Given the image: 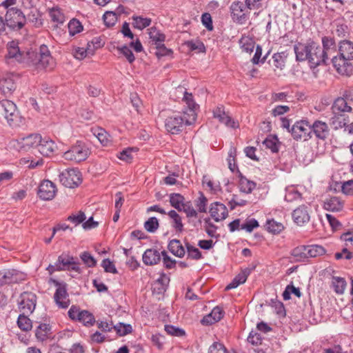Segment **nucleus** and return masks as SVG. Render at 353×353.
Wrapping results in <instances>:
<instances>
[{
	"instance_id": "nucleus-26",
	"label": "nucleus",
	"mask_w": 353,
	"mask_h": 353,
	"mask_svg": "<svg viewBox=\"0 0 353 353\" xmlns=\"http://www.w3.org/2000/svg\"><path fill=\"white\" fill-rule=\"evenodd\" d=\"M332 110L333 114H344L345 112H350L352 108L347 105L346 100L344 98L339 97L336 99L332 106Z\"/></svg>"
},
{
	"instance_id": "nucleus-11",
	"label": "nucleus",
	"mask_w": 353,
	"mask_h": 353,
	"mask_svg": "<svg viewBox=\"0 0 353 353\" xmlns=\"http://www.w3.org/2000/svg\"><path fill=\"white\" fill-rule=\"evenodd\" d=\"M58 270L60 271H74L78 273L81 272L79 263L76 259L66 253H63L58 256L57 260Z\"/></svg>"
},
{
	"instance_id": "nucleus-38",
	"label": "nucleus",
	"mask_w": 353,
	"mask_h": 353,
	"mask_svg": "<svg viewBox=\"0 0 353 353\" xmlns=\"http://www.w3.org/2000/svg\"><path fill=\"white\" fill-rule=\"evenodd\" d=\"M132 19L133 27L139 30H143L145 28L148 27L152 21L150 18H144L139 16H133Z\"/></svg>"
},
{
	"instance_id": "nucleus-1",
	"label": "nucleus",
	"mask_w": 353,
	"mask_h": 353,
	"mask_svg": "<svg viewBox=\"0 0 353 353\" xmlns=\"http://www.w3.org/2000/svg\"><path fill=\"white\" fill-rule=\"evenodd\" d=\"M323 46H320L313 41L306 43H298L294 46L296 59L299 61H307L311 68L327 64V61L336 54V45L332 38H322Z\"/></svg>"
},
{
	"instance_id": "nucleus-52",
	"label": "nucleus",
	"mask_w": 353,
	"mask_h": 353,
	"mask_svg": "<svg viewBox=\"0 0 353 353\" xmlns=\"http://www.w3.org/2000/svg\"><path fill=\"white\" fill-rule=\"evenodd\" d=\"M185 245L187 248L188 257H190L191 259L195 260H199L201 259L202 254L198 248L191 245L189 243H187Z\"/></svg>"
},
{
	"instance_id": "nucleus-4",
	"label": "nucleus",
	"mask_w": 353,
	"mask_h": 353,
	"mask_svg": "<svg viewBox=\"0 0 353 353\" xmlns=\"http://www.w3.org/2000/svg\"><path fill=\"white\" fill-rule=\"evenodd\" d=\"M0 114L3 116L10 126H18L22 123V117L19 114L17 105L12 101H0Z\"/></svg>"
},
{
	"instance_id": "nucleus-18",
	"label": "nucleus",
	"mask_w": 353,
	"mask_h": 353,
	"mask_svg": "<svg viewBox=\"0 0 353 353\" xmlns=\"http://www.w3.org/2000/svg\"><path fill=\"white\" fill-rule=\"evenodd\" d=\"M231 17L234 21L243 24L246 21V6L241 1H234L230 6Z\"/></svg>"
},
{
	"instance_id": "nucleus-40",
	"label": "nucleus",
	"mask_w": 353,
	"mask_h": 353,
	"mask_svg": "<svg viewBox=\"0 0 353 353\" xmlns=\"http://www.w3.org/2000/svg\"><path fill=\"white\" fill-rule=\"evenodd\" d=\"M26 313L20 314L17 319V325L23 331H29L31 330L32 325L31 320L26 315Z\"/></svg>"
},
{
	"instance_id": "nucleus-16",
	"label": "nucleus",
	"mask_w": 353,
	"mask_h": 353,
	"mask_svg": "<svg viewBox=\"0 0 353 353\" xmlns=\"http://www.w3.org/2000/svg\"><path fill=\"white\" fill-rule=\"evenodd\" d=\"M56 192L55 185L49 180H45L39 185L37 194L42 200L48 201L54 197Z\"/></svg>"
},
{
	"instance_id": "nucleus-19",
	"label": "nucleus",
	"mask_w": 353,
	"mask_h": 353,
	"mask_svg": "<svg viewBox=\"0 0 353 353\" xmlns=\"http://www.w3.org/2000/svg\"><path fill=\"white\" fill-rule=\"evenodd\" d=\"M210 213L216 222L223 221L228 216L227 207L220 202H214L211 204Z\"/></svg>"
},
{
	"instance_id": "nucleus-6",
	"label": "nucleus",
	"mask_w": 353,
	"mask_h": 353,
	"mask_svg": "<svg viewBox=\"0 0 353 353\" xmlns=\"http://www.w3.org/2000/svg\"><path fill=\"white\" fill-rule=\"evenodd\" d=\"M26 21V17L23 12L15 7L8 8L5 15L6 26L13 30H21Z\"/></svg>"
},
{
	"instance_id": "nucleus-29",
	"label": "nucleus",
	"mask_w": 353,
	"mask_h": 353,
	"mask_svg": "<svg viewBox=\"0 0 353 353\" xmlns=\"http://www.w3.org/2000/svg\"><path fill=\"white\" fill-rule=\"evenodd\" d=\"M169 250L176 256L179 258L183 257L185 251L179 240L172 239L168 244Z\"/></svg>"
},
{
	"instance_id": "nucleus-49",
	"label": "nucleus",
	"mask_w": 353,
	"mask_h": 353,
	"mask_svg": "<svg viewBox=\"0 0 353 353\" xmlns=\"http://www.w3.org/2000/svg\"><path fill=\"white\" fill-rule=\"evenodd\" d=\"M159 227V220L153 216L149 218L145 223H144V228L150 233L155 232L157 229Z\"/></svg>"
},
{
	"instance_id": "nucleus-21",
	"label": "nucleus",
	"mask_w": 353,
	"mask_h": 353,
	"mask_svg": "<svg viewBox=\"0 0 353 353\" xmlns=\"http://www.w3.org/2000/svg\"><path fill=\"white\" fill-rule=\"evenodd\" d=\"M292 219L298 225H302L309 222L310 216L309 214L308 207L302 205L296 208L292 212Z\"/></svg>"
},
{
	"instance_id": "nucleus-43",
	"label": "nucleus",
	"mask_w": 353,
	"mask_h": 353,
	"mask_svg": "<svg viewBox=\"0 0 353 353\" xmlns=\"http://www.w3.org/2000/svg\"><path fill=\"white\" fill-rule=\"evenodd\" d=\"M50 331V327L49 326V325L46 323L40 324L36 330V337L39 341H43L44 340L46 339Z\"/></svg>"
},
{
	"instance_id": "nucleus-17",
	"label": "nucleus",
	"mask_w": 353,
	"mask_h": 353,
	"mask_svg": "<svg viewBox=\"0 0 353 353\" xmlns=\"http://www.w3.org/2000/svg\"><path fill=\"white\" fill-rule=\"evenodd\" d=\"M0 276L4 285L17 283L26 279V274L17 270H7L0 271Z\"/></svg>"
},
{
	"instance_id": "nucleus-15",
	"label": "nucleus",
	"mask_w": 353,
	"mask_h": 353,
	"mask_svg": "<svg viewBox=\"0 0 353 353\" xmlns=\"http://www.w3.org/2000/svg\"><path fill=\"white\" fill-rule=\"evenodd\" d=\"M41 141V135L39 134H30L27 137L17 140L18 148L20 151L27 152L31 148H37Z\"/></svg>"
},
{
	"instance_id": "nucleus-53",
	"label": "nucleus",
	"mask_w": 353,
	"mask_h": 353,
	"mask_svg": "<svg viewBox=\"0 0 353 353\" xmlns=\"http://www.w3.org/2000/svg\"><path fill=\"white\" fill-rule=\"evenodd\" d=\"M93 50L91 49V45L88 43V47L85 50L83 48H78L74 52V56L77 59H83L88 54H92Z\"/></svg>"
},
{
	"instance_id": "nucleus-12",
	"label": "nucleus",
	"mask_w": 353,
	"mask_h": 353,
	"mask_svg": "<svg viewBox=\"0 0 353 353\" xmlns=\"http://www.w3.org/2000/svg\"><path fill=\"white\" fill-rule=\"evenodd\" d=\"M55 286L57 287L54 294V299L57 305L61 308H67L70 305L69 295L67 292V285L65 283H59L52 280Z\"/></svg>"
},
{
	"instance_id": "nucleus-35",
	"label": "nucleus",
	"mask_w": 353,
	"mask_h": 353,
	"mask_svg": "<svg viewBox=\"0 0 353 353\" xmlns=\"http://www.w3.org/2000/svg\"><path fill=\"white\" fill-rule=\"evenodd\" d=\"M332 285L336 294H343L345 292L347 283L343 278L333 276L332 279Z\"/></svg>"
},
{
	"instance_id": "nucleus-8",
	"label": "nucleus",
	"mask_w": 353,
	"mask_h": 353,
	"mask_svg": "<svg viewBox=\"0 0 353 353\" xmlns=\"http://www.w3.org/2000/svg\"><path fill=\"white\" fill-rule=\"evenodd\" d=\"M194 121L188 119L185 116L173 115L168 117L165 121V127L172 134H179L183 130L184 125H190Z\"/></svg>"
},
{
	"instance_id": "nucleus-42",
	"label": "nucleus",
	"mask_w": 353,
	"mask_h": 353,
	"mask_svg": "<svg viewBox=\"0 0 353 353\" xmlns=\"http://www.w3.org/2000/svg\"><path fill=\"white\" fill-rule=\"evenodd\" d=\"M169 282V277L166 274H162L154 284L155 285L154 290H156L157 288L159 293L165 292Z\"/></svg>"
},
{
	"instance_id": "nucleus-61",
	"label": "nucleus",
	"mask_w": 353,
	"mask_h": 353,
	"mask_svg": "<svg viewBox=\"0 0 353 353\" xmlns=\"http://www.w3.org/2000/svg\"><path fill=\"white\" fill-rule=\"evenodd\" d=\"M161 254L163 257V265L167 269H171L175 266L176 261L171 259L165 251L161 252Z\"/></svg>"
},
{
	"instance_id": "nucleus-37",
	"label": "nucleus",
	"mask_w": 353,
	"mask_h": 353,
	"mask_svg": "<svg viewBox=\"0 0 353 353\" xmlns=\"http://www.w3.org/2000/svg\"><path fill=\"white\" fill-rule=\"evenodd\" d=\"M347 122V117L345 114H334L330 119V124L335 130L346 126Z\"/></svg>"
},
{
	"instance_id": "nucleus-14",
	"label": "nucleus",
	"mask_w": 353,
	"mask_h": 353,
	"mask_svg": "<svg viewBox=\"0 0 353 353\" xmlns=\"http://www.w3.org/2000/svg\"><path fill=\"white\" fill-rule=\"evenodd\" d=\"M37 296L32 292H24L19 299V307L23 313H32L36 306Z\"/></svg>"
},
{
	"instance_id": "nucleus-10",
	"label": "nucleus",
	"mask_w": 353,
	"mask_h": 353,
	"mask_svg": "<svg viewBox=\"0 0 353 353\" xmlns=\"http://www.w3.org/2000/svg\"><path fill=\"white\" fill-rule=\"evenodd\" d=\"M89 154V150L81 143H77L71 147L70 150L65 152L63 158L68 161H73L75 162H81L85 160Z\"/></svg>"
},
{
	"instance_id": "nucleus-28",
	"label": "nucleus",
	"mask_w": 353,
	"mask_h": 353,
	"mask_svg": "<svg viewBox=\"0 0 353 353\" xmlns=\"http://www.w3.org/2000/svg\"><path fill=\"white\" fill-rule=\"evenodd\" d=\"M324 208L329 211L339 212L343 209V202L339 197H330L324 202Z\"/></svg>"
},
{
	"instance_id": "nucleus-13",
	"label": "nucleus",
	"mask_w": 353,
	"mask_h": 353,
	"mask_svg": "<svg viewBox=\"0 0 353 353\" xmlns=\"http://www.w3.org/2000/svg\"><path fill=\"white\" fill-rule=\"evenodd\" d=\"M314 135L316 139L325 141L330 135V128L323 121L316 119L311 124V138Z\"/></svg>"
},
{
	"instance_id": "nucleus-20",
	"label": "nucleus",
	"mask_w": 353,
	"mask_h": 353,
	"mask_svg": "<svg viewBox=\"0 0 353 353\" xmlns=\"http://www.w3.org/2000/svg\"><path fill=\"white\" fill-rule=\"evenodd\" d=\"M37 149L43 156L50 157L57 150V145L52 139L41 137V141L38 144Z\"/></svg>"
},
{
	"instance_id": "nucleus-25",
	"label": "nucleus",
	"mask_w": 353,
	"mask_h": 353,
	"mask_svg": "<svg viewBox=\"0 0 353 353\" xmlns=\"http://www.w3.org/2000/svg\"><path fill=\"white\" fill-rule=\"evenodd\" d=\"M285 227L283 223L275 220L273 218H266V231L272 235H279Z\"/></svg>"
},
{
	"instance_id": "nucleus-45",
	"label": "nucleus",
	"mask_w": 353,
	"mask_h": 353,
	"mask_svg": "<svg viewBox=\"0 0 353 353\" xmlns=\"http://www.w3.org/2000/svg\"><path fill=\"white\" fill-rule=\"evenodd\" d=\"M26 19L37 27L42 24L40 12L37 8H32L30 11Z\"/></svg>"
},
{
	"instance_id": "nucleus-5",
	"label": "nucleus",
	"mask_w": 353,
	"mask_h": 353,
	"mask_svg": "<svg viewBox=\"0 0 353 353\" xmlns=\"http://www.w3.org/2000/svg\"><path fill=\"white\" fill-rule=\"evenodd\" d=\"M264 334L265 322L261 321L248 336L247 341L252 346V348L255 353H265Z\"/></svg>"
},
{
	"instance_id": "nucleus-24",
	"label": "nucleus",
	"mask_w": 353,
	"mask_h": 353,
	"mask_svg": "<svg viewBox=\"0 0 353 353\" xmlns=\"http://www.w3.org/2000/svg\"><path fill=\"white\" fill-rule=\"evenodd\" d=\"M143 262L147 265H154L161 261V254L155 249H148L143 254Z\"/></svg>"
},
{
	"instance_id": "nucleus-48",
	"label": "nucleus",
	"mask_w": 353,
	"mask_h": 353,
	"mask_svg": "<svg viewBox=\"0 0 353 353\" xmlns=\"http://www.w3.org/2000/svg\"><path fill=\"white\" fill-rule=\"evenodd\" d=\"M68 28L71 36H74L83 30V26L79 21L76 19H72L70 21Z\"/></svg>"
},
{
	"instance_id": "nucleus-57",
	"label": "nucleus",
	"mask_w": 353,
	"mask_h": 353,
	"mask_svg": "<svg viewBox=\"0 0 353 353\" xmlns=\"http://www.w3.org/2000/svg\"><path fill=\"white\" fill-rule=\"evenodd\" d=\"M165 331L170 335L182 336L185 335V331L172 325H165Z\"/></svg>"
},
{
	"instance_id": "nucleus-22",
	"label": "nucleus",
	"mask_w": 353,
	"mask_h": 353,
	"mask_svg": "<svg viewBox=\"0 0 353 353\" xmlns=\"http://www.w3.org/2000/svg\"><path fill=\"white\" fill-rule=\"evenodd\" d=\"M285 59L286 55L285 52H281L274 54L272 59L268 61L270 67L274 70L276 75H281V71H282L285 67Z\"/></svg>"
},
{
	"instance_id": "nucleus-50",
	"label": "nucleus",
	"mask_w": 353,
	"mask_h": 353,
	"mask_svg": "<svg viewBox=\"0 0 353 353\" xmlns=\"http://www.w3.org/2000/svg\"><path fill=\"white\" fill-rule=\"evenodd\" d=\"M103 19L104 23L107 27L113 26L117 21L116 13L111 11L105 12L103 16Z\"/></svg>"
},
{
	"instance_id": "nucleus-64",
	"label": "nucleus",
	"mask_w": 353,
	"mask_h": 353,
	"mask_svg": "<svg viewBox=\"0 0 353 353\" xmlns=\"http://www.w3.org/2000/svg\"><path fill=\"white\" fill-rule=\"evenodd\" d=\"M208 353H228L224 345L220 343L214 342L209 348Z\"/></svg>"
},
{
	"instance_id": "nucleus-39",
	"label": "nucleus",
	"mask_w": 353,
	"mask_h": 353,
	"mask_svg": "<svg viewBox=\"0 0 353 353\" xmlns=\"http://www.w3.org/2000/svg\"><path fill=\"white\" fill-rule=\"evenodd\" d=\"M239 45L243 51L251 52L254 48V41L248 36H243L239 40Z\"/></svg>"
},
{
	"instance_id": "nucleus-59",
	"label": "nucleus",
	"mask_w": 353,
	"mask_h": 353,
	"mask_svg": "<svg viewBox=\"0 0 353 353\" xmlns=\"http://www.w3.org/2000/svg\"><path fill=\"white\" fill-rule=\"evenodd\" d=\"M187 46L191 50H198L199 52H203L205 51V48L203 42L200 41H188Z\"/></svg>"
},
{
	"instance_id": "nucleus-41",
	"label": "nucleus",
	"mask_w": 353,
	"mask_h": 353,
	"mask_svg": "<svg viewBox=\"0 0 353 353\" xmlns=\"http://www.w3.org/2000/svg\"><path fill=\"white\" fill-rule=\"evenodd\" d=\"M301 194L294 186L288 187L285 189V200L288 202H292L294 201L301 199Z\"/></svg>"
},
{
	"instance_id": "nucleus-63",
	"label": "nucleus",
	"mask_w": 353,
	"mask_h": 353,
	"mask_svg": "<svg viewBox=\"0 0 353 353\" xmlns=\"http://www.w3.org/2000/svg\"><path fill=\"white\" fill-rule=\"evenodd\" d=\"M182 211L186 214L188 217H196L197 212L192 207L190 202H185V203L182 207Z\"/></svg>"
},
{
	"instance_id": "nucleus-56",
	"label": "nucleus",
	"mask_w": 353,
	"mask_h": 353,
	"mask_svg": "<svg viewBox=\"0 0 353 353\" xmlns=\"http://www.w3.org/2000/svg\"><path fill=\"white\" fill-rule=\"evenodd\" d=\"M80 258L83 261V262L89 268L94 267L97 264L96 260L88 252H83L80 255Z\"/></svg>"
},
{
	"instance_id": "nucleus-34",
	"label": "nucleus",
	"mask_w": 353,
	"mask_h": 353,
	"mask_svg": "<svg viewBox=\"0 0 353 353\" xmlns=\"http://www.w3.org/2000/svg\"><path fill=\"white\" fill-rule=\"evenodd\" d=\"M170 205L178 211H182V207L185 203V198L183 195L178 193H172L170 194Z\"/></svg>"
},
{
	"instance_id": "nucleus-47",
	"label": "nucleus",
	"mask_w": 353,
	"mask_h": 353,
	"mask_svg": "<svg viewBox=\"0 0 353 353\" xmlns=\"http://www.w3.org/2000/svg\"><path fill=\"white\" fill-rule=\"evenodd\" d=\"M183 100L186 102L190 109V115L192 116V121H195L196 114L194 112V109L196 108V104L193 100L192 94L185 92L184 94Z\"/></svg>"
},
{
	"instance_id": "nucleus-3",
	"label": "nucleus",
	"mask_w": 353,
	"mask_h": 353,
	"mask_svg": "<svg viewBox=\"0 0 353 353\" xmlns=\"http://www.w3.org/2000/svg\"><path fill=\"white\" fill-rule=\"evenodd\" d=\"M339 56H331L332 63L337 72L341 74H348L351 67L350 61L353 60V42L344 40L340 42Z\"/></svg>"
},
{
	"instance_id": "nucleus-58",
	"label": "nucleus",
	"mask_w": 353,
	"mask_h": 353,
	"mask_svg": "<svg viewBox=\"0 0 353 353\" xmlns=\"http://www.w3.org/2000/svg\"><path fill=\"white\" fill-rule=\"evenodd\" d=\"M86 217L84 212L79 211L77 214H72L68 217V221L77 225L85 220Z\"/></svg>"
},
{
	"instance_id": "nucleus-2",
	"label": "nucleus",
	"mask_w": 353,
	"mask_h": 353,
	"mask_svg": "<svg viewBox=\"0 0 353 353\" xmlns=\"http://www.w3.org/2000/svg\"><path fill=\"white\" fill-rule=\"evenodd\" d=\"M5 59L8 63L16 61L35 65L37 68L49 70H52L55 65L46 46H41L39 52H37L34 50H23L16 41H12L7 44V54Z\"/></svg>"
},
{
	"instance_id": "nucleus-33",
	"label": "nucleus",
	"mask_w": 353,
	"mask_h": 353,
	"mask_svg": "<svg viewBox=\"0 0 353 353\" xmlns=\"http://www.w3.org/2000/svg\"><path fill=\"white\" fill-rule=\"evenodd\" d=\"M148 30L150 39L155 46L160 45L165 41V35L157 30L156 27H152Z\"/></svg>"
},
{
	"instance_id": "nucleus-32",
	"label": "nucleus",
	"mask_w": 353,
	"mask_h": 353,
	"mask_svg": "<svg viewBox=\"0 0 353 353\" xmlns=\"http://www.w3.org/2000/svg\"><path fill=\"white\" fill-rule=\"evenodd\" d=\"M282 143L279 141L277 135L270 134L266 137V148L270 149L272 152L277 153Z\"/></svg>"
},
{
	"instance_id": "nucleus-44",
	"label": "nucleus",
	"mask_w": 353,
	"mask_h": 353,
	"mask_svg": "<svg viewBox=\"0 0 353 353\" xmlns=\"http://www.w3.org/2000/svg\"><path fill=\"white\" fill-rule=\"evenodd\" d=\"M114 330L119 336H125L132 332V327L130 324H125L123 323H119L114 325Z\"/></svg>"
},
{
	"instance_id": "nucleus-36",
	"label": "nucleus",
	"mask_w": 353,
	"mask_h": 353,
	"mask_svg": "<svg viewBox=\"0 0 353 353\" xmlns=\"http://www.w3.org/2000/svg\"><path fill=\"white\" fill-rule=\"evenodd\" d=\"M306 248L307 249V256L308 259L310 258H315L318 256H323L325 254V249L319 245H306Z\"/></svg>"
},
{
	"instance_id": "nucleus-54",
	"label": "nucleus",
	"mask_w": 353,
	"mask_h": 353,
	"mask_svg": "<svg viewBox=\"0 0 353 353\" xmlns=\"http://www.w3.org/2000/svg\"><path fill=\"white\" fill-rule=\"evenodd\" d=\"M156 52L155 55L160 58L161 57L170 56L173 52L171 49L167 48L163 43H161L160 45L155 46Z\"/></svg>"
},
{
	"instance_id": "nucleus-51",
	"label": "nucleus",
	"mask_w": 353,
	"mask_h": 353,
	"mask_svg": "<svg viewBox=\"0 0 353 353\" xmlns=\"http://www.w3.org/2000/svg\"><path fill=\"white\" fill-rule=\"evenodd\" d=\"M259 227L258 221L254 219H247L244 223H241V230H244L248 232H251L254 229Z\"/></svg>"
},
{
	"instance_id": "nucleus-30",
	"label": "nucleus",
	"mask_w": 353,
	"mask_h": 353,
	"mask_svg": "<svg viewBox=\"0 0 353 353\" xmlns=\"http://www.w3.org/2000/svg\"><path fill=\"white\" fill-rule=\"evenodd\" d=\"M307 249L306 245H300L292 250L291 254L296 261L302 262L308 261Z\"/></svg>"
},
{
	"instance_id": "nucleus-27",
	"label": "nucleus",
	"mask_w": 353,
	"mask_h": 353,
	"mask_svg": "<svg viewBox=\"0 0 353 353\" xmlns=\"http://www.w3.org/2000/svg\"><path fill=\"white\" fill-rule=\"evenodd\" d=\"M223 316V310L219 307H215L210 314L205 316L201 322L203 324L212 325L220 321Z\"/></svg>"
},
{
	"instance_id": "nucleus-7",
	"label": "nucleus",
	"mask_w": 353,
	"mask_h": 353,
	"mask_svg": "<svg viewBox=\"0 0 353 353\" xmlns=\"http://www.w3.org/2000/svg\"><path fill=\"white\" fill-rule=\"evenodd\" d=\"M292 138L296 141H306L311 139V124L307 119L296 121L290 129Z\"/></svg>"
},
{
	"instance_id": "nucleus-55",
	"label": "nucleus",
	"mask_w": 353,
	"mask_h": 353,
	"mask_svg": "<svg viewBox=\"0 0 353 353\" xmlns=\"http://www.w3.org/2000/svg\"><path fill=\"white\" fill-rule=\"evenodd\" d=\"M235 157H236V148H231L228 153V167L232 172H234L236 169V170H239L237 165L235 163Z\"/></svg>"
},
{
	"instance_id": "nucleus-23",
	"label": "nucleus",
	"mask_w": 353,
	"mask_h": 353,
	"mask_svg": "<svg viewBox=\"0 0 353 353\" xmlns=\"http://www.w3.org/2000/svg\"><path fill=\"white\" fill-rule=\"evenodd\" d=\"M16 89V84L12 77L7 74L0 81V90L5 96H10Z\"/></svg>"
},
{
	"instance_id": "nucleus-62",
	"label": "nucleus",
	"mask_w": 353,
	"mask_h": 353,
	"mask_svg": "<svg viewBox=\"0 0 353 353\" xmlns=\"http://www.w3.org/2000/svg\"><path fill=\"white\" fill-rule=\"evenodd\" d=\"M102 267L106 272L117 274V270L114 263L108 259L103 260L101 263Z\"/></svg>"
},
{
	"instance_id": "nucleus-9",
	"label": "nucleus",
	"mask_w": 353,
	"mask_h": 353,
	"mask_svg": "<svg viewBox=\"0 0 353 353\" xmlns=\"http://www.w3.org/2000/svg\"><path fill=\"white\" fill-rule=\"evenodd\" d=\"M59 176L62 185L69 188L77 187L82 181L81 174L77 169H65Z\"/></svg>"
},
{
	"instance_id": "nucleus-60",
	"label": "nucleus",
	"mask_w": 353,
	"mask_h": 353,
	"mask_svg": "<svg viewBox=\"0 0 353 353\" xmlns=\"http://www.w3.org/2000/svg\"><path fill=\"white\" fill-rule=\"evenodd\" d=\"M273 312H276L279 317H285L286 312L283 303L276 301L272 306Z\"/></svg>"
},
{
	"instance_id": "nucleus-46",
	"label": "nucleus",
	"mask_w": 353,
	"mask_h": 353,
	"mask_svg": "<svg viewBox=\"0 0 353 353\" xmlns=\"http://www.w3.org/2000/svg\"><path fill=\"white\" fill-rule=\"evenodd\" d=\"M79 316L78 321L85 325H92L95 321L93 314L87 310H81V313L79 314Z\"/></svg>"
},
{
	"instance_id": "nucleus-31",
	"label": "nucleus",
	"mask_w": 353,
	"mask_h": 353,
	"mask_svg": "<svg viewBox=\"0 0 353 353\" xmlns=\"http://www.w3.org/2000/svg\"><path fill=\"white\" fill-rule=\"evenodd\" d=\"M239 177V189L244 193H250L255 187V183L244 177L239 170H237Z\"/></svg>"
}]
</instances>
